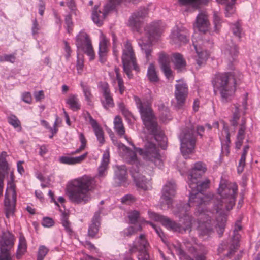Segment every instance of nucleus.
<instances>
[{"label": "nucleus", "instance_id": "1", "mask_svg": "<svg viewBox=\"0 0 260 260\" xmlns=\"http://www.w3.org/2000/svg\"><path fill=\"white\" fill-rule=\"evenodd\" d=\"M206 171V168L202 162H198L194 164L188 176V185L190 189L189 203L180 202L172 208V212L176 217L179 218L180 222H182V219L187 221L189 217L191 224L192 218L189 215L188 210L191 205L196 206V214L199 216L198 230L199 234L203 236L209 235L212 232L211 215L215 213L214 226L219 236L221 237L226 221V212L235 205L238 187L235 183L221 179L218 189V194L213 196L208 203L209 206L212 205L213 212L207 210L204 208L206 197L202 191L208 187L210 181L207 179L204 181L200 180Z\"/></svg>", "mask_w": 260, "mask_h": 260}, {"label": "nucleus", "instance_id": "2", "mask_svg": "<svg viewBox=\"0 0 260 260\" xmlns=\"http://www.w3.org/2000/svg\"><path fill=\"white\" fill-rule=\"evenodd\" d=\"M129 143L133 147L135 152L122 143H119L117 147L120 150L123 151L129 158L128 162L132 165L130 172L137 189L143 191L150 190L152 188L151 178L146 176V173L143 170V166L138 160L136 152L146 161L153 162L156 166H160L161 161L158 150L154 143L149 141L145 143L144 149L136 147L133 143Z\"/></svg>", "mask_w": 260, "mask_h": 260}, {"label": "nucleus", "instance_id": "3", "mask_svg": "<svg viewBox=\"0 0 260 260\" xmlns=\"http://www.w3.org/2000/svg\"><path fill=\"white\" fill-rule=\"evenodd\" d=\"M95 185L94 179L88 175L75 179L67 185L66 193L71 202L77 204H85L92 198L91 192Z\"/></svg>", "mask_w": 260, "mask_h": 260}, {"label": "nucleus", "instance_id": "4", "mask_svg": "<svg viewBox=\"0 0 260 260\" xmlns=\"http://www.w3.org/2000/svg\"><path fill=\"white\" fill-rule=\"evenodd\" d=\"M136 103L145 127L154 137L155 140L159 143L160 146L163 149H165L167 146L166 138L163 131L158 125L151 109L148 105L142 103L140 99L136 101Z\"/></svg>", "mask_w": 260, "mask_h": 260}, {"label": "nucleus", "instance_id": "5", "mask_svg": "<svg viewBox=\"0 0 260 260\" xmlns=\"http://www.w3.org/2000/svg\"><path fill=\"white\" fill-rule=\"evenodd\" d=\"M214 90L219 91L221 100L226 103L231 100L235 91L236 79L231 72L218 73L213 79Z\"/></svg>", "mask_w": 260, "mask_h": 260}, {"label": "nucleus", "instance_id": "6", "mask_svg": "<svg viewBox=\"0 0 260 260\" xmlns=\"http://www.w3.org/2000/svg\"><path fill=\"white\" fill-rule=\"evenodd\" d=\"M145 30L148 35V41L144 42L143 40H140L138 44L144 51L147 60L149 61L151 59L152 51L150 43L159 39L162 32V27L159 22H154L148 25Z\"/></svg>", "mask_w": 260, "mask_h": 260}, {"label": "nucleus", "instance_id": "7", "mask_svg": "<svg viewBox=\"0 0 260 260\" xmlns=\"http://www.w3.org/2000/svg\"><path fill=\"white\" fill-rule=\"evenodd\" d=\"M194 128V126L189 122L179 135L180 150L184 156L191 153L194 149L196 143Z\"/></svg>", "mask_w": 260, "mask_h": 260}, {"label": "nucleus", "instance_id": "8", "mask_svg": "<svg viewBox=\"0 0 260 260\" xmlns=\"http://www.w3.org/2000/svg\"><path fill=\"white\" fill-rule=\"evenodd\" d=\"M242 229L240 222L236 223L234 229L229 234V238L228 240L222 241L219 245L217 249L218 254L222 253L224 251H227L225 255L228 257H231L236 251L239 246V243L240 238L239 231Z\"/></svg>", "mask_w": 260, "mask_h": 260}, {"label": "nucleus", "instance_id": "9", "mask_svg": "<svg viewBox=\"0 0 260 260\" xmlns=\"http://www.w3.org/2000/svg\"><path fill=\"white\" fill-rule=\"evenodd\" d=\"M121 59L124 72L129 78H132L133 75L131 74V70L133 69L138 71L139 67L136 63L134 50L129 41H126L124 43Z\"/></svg>", "mask_w": 260, "mask_h": 260}, {"label": "nucleus", "instance_id": "10", "mask_svg": "<svg viewBox=\"0 0 260 260\" xmlns=\"http://www.w3.org/2000/svg\"><path fill=\"white\" fill-rule=\"evenodd\" d=\"M148 214L151 219L155 221H159L168 229L173 232L182 233L186 230H189L191 226L190 218L189 217H188L187 221L182 222L183 225H181L180 223L176 222L167 216L150 211L148 212Z\"/></svg>", "mask_w": 260, "mask_h": 260}, {"label": "nucleus", "instance_id": "11", "mask_svg": "<svg viewBox=\"0 0 260 260\" xmlns=\"http://www.w3.org/2000/svg\"><path fill=\"white\" fill-rule=\"evenodd\" d=\"M176 184L174 180L168 181L163 186L159 200V206L162 210H168L172 206L173 198L176 194Z\"/></svg>", "mask_w": 260, "mask_h": 260}, {"label": "nucleus", "instance_id": "12", "mask_svg": "<svg viewBox=\"0 0 260 260\" xmlns=\"http://www.w3.org/2000/svg\"><path fill=\"white\" fill-rule=\"evenodd\" d=\"M129 246L131 253L139 251L138 260H149V255L147 252L149 244L144 234H141Z\"/></svg>", "mask_w": 260, "mask_h": 260}, {"label": "nucleus", "instance_id": "13", "mask_svg": "<svg viewBox=\"0 0 260 260\" xmlns=\"http://www.w3.org/2000/svg\"><path fill=\"white\" fill-rule=\"evenodd\" d=\"M122 0H110V2L104 7V11H101L98 9V6H95L92 13V20L98 26H101L108 12L113 10L116 5H118Z\"/></svg>", "mask_w": 260, "mask_h": 260}, {"label": "nucleus", "instance_id": "14", "mask_svg": "<svg viewBox=\"0 0 260 260\" xmlns=\"http://www.w3.org/2000/svg\"><path fill=\"white\" fill-rule=\"evenodd\" d=\"M16 201V193L15 185L13 182H9L6 189L5 199L6 216L9 218L14 213Z\"/></svg>", "mask_w": 260, "mask_h": 260}, {"label": "nucleus", "instance_id": "15", "mask_svg": "<svg viewBox=\"0 0 260 260\" xmlns=\"http://www.w3.org/2000/svg\"><path fill=\"white\" fill-rule=\"evenodd\" d=\"M147 14L148 9L145 7H141L132 14L128 20V25L133 31L141 32L144 19Z\"/></svg>", "mask_w": 260, "mask_h": 260}, {"label": "nucleus", "instance_id": "16", "mask_svg": "<svg viewBox=\"0 0 260 260\" xmlns=\"http://www.w3.org/2000/svg\"><path fill=\"white\" fill-rule=\"evenodd\" d=\"M76 45L78 49L83 51L88 55L90 59L94 57L93 49L90 40L86 33L80 32L76 37Z\"/></svg>", "mask_w": 260, "mask_h": 260}, {"label": "nucleus", "instance_id": "17", "mask_svg": "<svg viewBox=\"0 0 260 260\" xmlns=\"http://www.w3.org/2000/svg\"><path fill=\"white\" fill-rule=\"evenodd\" d=\"M189 34L188 30L184 27H175L171 31L170 35V43L179 46L189 41Z\"/></svg>", "mask_w": 260, "mask_h": 260}, {"label": "nucleus", "instance_id": "18", "mask_svg": "<svg viewBox=\"0 0 260 260\" xmlns=\"http://www.w3.org/2000/svg\"><path fill=\"white\" fill-rule=\"evenodd\" d=\"M175 85V96L178 107H180L185 103L188 93L187 84L182 80L177 81Z\"/></svg>", "mask_w": 260, "mask_h": 260}, {"label": "nucleus", "instance_id": "19", "mask_svg": "<svg viewBox=\"0 0 260 260\" xmlns=\"http://www.w3.org/2000/svg\"><path fill=\"white\" fill-rule=\"evenodd\" d=\"M184 243L189 252L195 254V256L193 258H192L187 255L182 249L179 248L177 250L180 255L184 257L186 260H206V252L203 251L202 253H200L198 251L197 247L191 244L187 240L185 241Z\"/></svg>", "mask_w": 260, "mask_h": 260}, {"label": "nucleus", "instance_id": "20", "mask_svg": "<svg viewBox=\"0 0 260 260\" xmlns=\"http://www.w3.org/2000/svg\"><path fill=\"white\" fill-rule=\"evenodd\" d=\"M222 51L228 60L229 62V66L230 67L231 64L236 60L239 54L238 48L232 40H227L223 46Z\"/></svg>", "mask_w": 260, "mask_h": 260}, {"label": "nucleus", "instance_id": "21", "mask_svg": "<svg viewBox=\"0 0 260 260\" xmlns=\"http://www.w3.org/2000/svg\"><path fill=\"white\" fill-rule=\"evenodd\" d=\"M210 23L206 12L201 11L196 17L194 27L198 31L205 34L209 31Z\"/></svg>", "mask_w": 260, "mask_h": 260}, {"label": "nucleus", "instance_id": "22", "mask_svg": "<svg viewBox=\"0 0 260 260\" xmlns=\"http://www.w3.org/2000/svg\"><path fill=\"white\" fill-rule=\"evenodd\" d=\"M127 178V173L126 167L124 165L117 166L115 170L113 178L115 185L119 186L124 185L126 183Z\"/></svg>", "mask_w": 260, "mask_h": 260}, {"label": "nucleus", "instance_id": "23", "mask_svg": "<svg viewBox=\"0 0 260 260\" xmlns=\"http://www.w3.org/2000/svg\"><path fill=\"white\" fill-rule=\"evenodd\" d=\"M102 90L104 97V100L101 101L103 106L107 110L113 107L114 103L108 84H104L102 87Z\"/></svg>", "mask_w": 260, "mask_h": 260}, {"label": "nucleus", "instance_id": "24", "mask_svg": "<svg viewBox=\"0 0 260 260\" xmlns=\"http://www.w3.org/2000/svg\"><path fill=\"white\" fill-rule=\"evenodd\" d=\"M14 236L12 234L9 232H4L0 241L1 250L4 248L5 251L9 252L14 245Z\"/></svg>", "mask_w": 260, "mask_h": 260}, {"label": "nucleus", "instance_id": "25", "mask_svg": "<svg viewBox=\"0 0 260 260\" xmlns=\"http://www.w3.org/2000/svg\"><path fill=\"white\" fill-rule=\"evenodd\" d=\"M193 47L196 51L198 56L197 59V63L199 66H201L204 64L208 57V53L206 51L205 46L201 47L200 43L194 44L193 43Z\"/></svg>", "mask_w": 260, "mask_h": 260}, {"label": "nucleus", "instance_id": "26", "mask_svg": "<svg viewBox=\"0 0 260 260\" xmlns=\"http://www.w3.org/2000/svg\"><path fill=\"white\" fill-rule=\"evenodd\" d=\"M100 211L95 213L89 226L88 235L91 237H94L98 233L100 225Z\"/></svg>", "mask_w": 260, "mask_h": 260}, {"label": "nucleus", "instance_id": "27", "mask_svg": "<svg viewBox=\"0 0 260 260\" xmlns=\"http://www.w3.org/2000/svg\"><path fill=\"white\" fill-rule=\"evenodd\" d=\"M88 117L89 120V123L93 128L98 140L101 145H103L104 143L105 140L104 132L102 129L100 127L96 121L89 114H88Z\"/></svg>", "mask_w": 260, "mask_h": 260}, {"label": "nucleus", "instance_id": "28", "mask_svg": "<svg viewBox=\"0 0 260 260\" xmlns=\"http://www.w3.org/2000/svg\"><path fill=\"white\" fill-rule=\"evenodd\" d=\"M87 152L77 157L61 156L59 158L61 163L67 165H75L82 162L87 157Z\"/></svg>", "mask_w": 260, "mask_h": 260}, {"label": "nucleus", "instance_id": "29", "mask_svg": "<svg viewBox=\"0 0 260 260\" xmlns=\"http://www.w3.org/2000/svg\"><path fill=\"white\" fill-rule=\"evenodd\" d=\"M245 124L246 120L244 118H243L237 135V141L235 143L236 148L238 149L241 147L245 138V132L246 129Z\"/></svg>", "mask_w": 260, "mask_h": 260}, {"label": "nucleus", "instance_id": "30", "mask_svg": "<svg viewBox=\"0 0 260 260\" xmlns=\"http://www.w3.org/2000/svg\"><path fill=\"white\" fill-rule=\"evenodd\" d=\"M220 4L225 5V11L226 17L232 16L235 12V4L236 0H216Z\"/></svg>", "mask_w": 260, "mask_h": 260}, {"label": "nucleus", "instance_id": "31", "mask_svg": "<svg viewBox=\"0 0 260 260\" xmlns=\"http://www.w3.org/2000/svg\"><path fill=\"white\" fill-rule=\"evenodd\" d=\"M181 5L191 7V9L195 10L201 5H206L209 0H178Z\"/></svg>", "mask_w": 260, "mask_h": 260}, {"label": "nucleus", "instance_id": "32", "mask_svg": "<svg viewBox=\"0 0 260 260\" xmlns=\"http://www.w3.org/2000/svg\"><path fill=\"white\" fill-rule=\"evenodd\" d=\"M173 61L174 63L175 68L178 72H181L185 69L186 62L182 55L179 53H175L173 55Z\"/></svg>", "mask_w": 260, "mask_h": 260}, {"label": "nucleus", "instance_id": "33", "mask_svg": "<svg viewBox=\"0 0 260 260\" xmlns=\"http://www.w3.org/2000/svg\"><path fill=\"white\" fill-rule=\"evenodd\" d=\"M109 162V150L107 149L104 152L101 165L98 168L99 175L102 176L107 170L108 165Z\"/></svg>", "mask_w": 260, "mask_h": 260}, {"label": "nucleus", "instance_id": "34", "mask_svg": "<svg viewBox=\"0 0 260 260\" xmlns=\"http://www.w3.org/2000/svg\"><path fill=\"white\" fill-rule=\"evenodd\" d=\"M66 103L73 111H78L80 109L79 100L76 95H70L67 99Z\"/></svg>", "mask_w": 260, "mask_h": 260}, {"label": "nucleus", "instance_id": "35", "mask_svg": "<svg viewBox=\"0 0 260 260\" xmlns=\"http://www.w3.org/2000/svg\"><path fill=\"white\" fill-rule=\"evenodd\" d=\"M147 77L151 82L156 83L158 81L159 78L157 75L155 68L153 64H150L147 70Z\"/></svg>", "mask_w": 260, "mask_h": 260}, {"label": "nucleus", "instance_id": "36", "mask_svg": "<svg viewBox=\"0 0 260 260\" xmlns=\"http://www.w3.org/2000/svg\"><path fill=\"white\" fill-rule=\"evenodd\" d=\"M114 129L120 136H122L125 133L124 128L121 119L118 116H116L114 120Z\"/></svg>", "mask_w": 260, "mask_h": 260}, {"label": "nucleus", "instance_id": "37", "mask_svg": "<svg viewBox=\"0 0 260 260\" xmlns=\"http://www.w3.org/2000/svg\"><path fill=\"white\" fill-rule=\"evenodd\" d=\"M19 244L18 246L17 255H22L24 253L26 250L27 245L25 237L23 235H21L19 237Z\"/></svg>", "mask_w": 260, "mask_h": 260}, {"label": "nucleus", "instance_id": "38", "mask_svg": "<svg viewBox=\"0 0 260 260\" xmlns=\"http://www.w3.org/2000/svg\"><path fill=\"white\" fill-rule=\"evenodd\" d=\"M115 72L116 73V79L113 80V83H115V81H117L119 91L122 94L125 90L123 81L119 73L118 69L115 68Z\"/></svg>", "mask_w": 260, "mask_h": 260}, {"label": "nucleus", "instance_id": "39", "mask_svg": "<svg viewBox=\"0 0 260 260\" xmlns=\"http://www.w3.org/2000/svg\"><path fill=\"white\" fill-rule=\"evenodd\" d=\"M61 223L67 232L69 234H71L73 231L70 227V223L68 220V215L66 213L62 214Z\"/></svg>", "mask_w": 260, "mask_h": 260}, {"label": "nucleus", "instance_id": "40", "mask_svg": "<svg viewBox=\"0 0 260 260\" xmlns=\"http://www.w3.org/2000/svg\"><path fill=\"white\" fill-rule=\"evenodd\" d=\"M142 227L140 225L130 226L123 232L124 236H131L135 234L137 232L141 231Z\"/></svg>", "mask_w": 260, "mask_h": 260}, {"label": "nucleus", "instance_id": "41", "mask_svg": "<svg viewBox=\"0 0 260 260\" xmlns=\"http://www.w3.org/2000/svg\"><path fill=\"white\" fill-rule=\"evenodd\" d=\"M159 62L161 68L164 67L165 66H169L170 58L169 56L165 53H160L159 54Z\"/></svg>", "mask_w": 260, "mask_h": 260}, {"label": "nucleus", "instance_id": "42", "mask_svg": "<svg viewBox=\"0 0 260 260\" xmlns=\"http://www.w3.org/2000/svg\"><path fill=\"white\" fill-rule=\"evenodd\" d=\"M213 22L214 24V29L216 31H219L222 21L219 14L217 12H214L213 14Z\"/></svg>", "mask_w": 260, "mask_h": 260}, {"label": "nucleus", "instance_id": "43", "mask_svg": "<svg viewBox=\"0 0 260 260\" xmlns=\"http://www.w3.org/2000/svg\"><path fill=\"white\" fill-rule=\"evenodd\" d=\"M233 35L239 38H241V28L239 22L233 23L231 26Z\"/></svg>", "mask_w": 260, "mask_h": 260}, {"label": "nucleus", "instance_id": "44", "mask_svg": "<svg viewBox=\"0 0 260 260\" xmlns=\"http://www.w3.org/2000/svg\"><path fill=\"white\" fill-rule=\"evenodd\" d=\"M49 249L44 245L40 246L38 249L37 260H43Z\"/></svg>", "mask_w": 260, "mask_h": 260}, {"label": "nucleus", "instance_id": "45", "mask_svg": "<svg viewBox=\"0 0 260 260\" xmlns=\"http://www.w3.org/2000/svg\"><path fill=\"white\" fill-rule=\"evenodd\" d=\"M107 41L104 37H103L99 43V53L107 54Z\"/></svg>", "mask_w": 260, "mask_h": 260}, {"label": "nucleus", "instance_id": "46", "mask_svg": "<svg viewBox=\"0 0 260 260\" xmlns=\"http://www.w3.org/2000/svg\"><path fill=\"white\" fill-rule=\"evenodd\" d=\"M9 123L12 125L14 128L20 126V122L14 115H11L8 117Z\"/></svg>", "mask_w": 260, "mask_h": 260}, {"label": "nucleus", "instance_id": "47", "mask_svg": "<svg viewBox=\"0 0 260 260\" xmlns=\"http://www.w3.org/2000/svg\"><path fill=\"white\" fill-rule=\"evenodd\" d=\"M139 217V213L138 211L134 210L129 212L128 218L131 223L135 224L138 221Z\"/></svg>", "mask_w": 260, "mask_h": 260}, {"label": "nucleus", "instance_id": "48", "mask_svg": "<svg viewBox=\"0 0 260 260\" xmlns=\"http://www.w3.org/2000/svg\"><path fill=\"white\" fill-rule=\"evenodd\" d=\"M239 110L237 106L235 107V111L233 114V119L231 120V124L233 126H236L238 125V121L239 119Z\"/></svg>", "mask_w": 260, "mask_h": 260}, {"label": "nucleus", "instance_id": "49", "mask_svg": "<svg viewBox=\"0 0 260 260\" xmlns=\"http://www.w3.org/2000/svg\"><path fill=\"white\" fill-rule=\"evenodd\" d=\"M246 156L244 155H241V158L239 161V165L237 168V171L239 173H241L243 170L245 165Z\"/></svg>", "mask_w": 260, "mask_h": 260}, {"label": "nucleus", "instance_id": "50", "mask_svg": "<svg viewBox=\"0 0 260 260\" xmlns=\"http://www.w3.org/2000/svg\"><path fill=\"white\" fill-rule=\"evenodd\" d=\"M42 224L44 227L49 228L53 225L54 221L52 218L49 217H44Z\"/></svg>", "mask_w": 260, "mask_h": 260}, {"label": "nucleus", "instance_id": "51", "mask_svg": "<svg viewBox=\"0 0 260 260\" xmlns=\"http://www.w3.org/2000/svg\"><path fill=\"white\" fill-rule=\"evenodd\" d=\"M81 86L82 87L83 91L86 100L88 102H89L91 96L89 88L86 86L82 84H81Z\"/></svg>", "mask_w": 260, "mask_h": 260}, {"label": "nucleus", "instance_id": "52", "mask_svg": "<svg viewBox=\"0 0 260 260\" xmlns=\"http://www.w3.org/2000/svg\"><path fill=\"white\" fill-rule=\"evenodd\" d=\"M0 260H11L9 252L5 251L4 248L2 250H1Z\"/></svg>", "mask_w": 260, "mask_h": 260}, {"label": "nucleus", "instance_id": "53", "mask_svg": "<svg viewBox=\"0 0 260 260\" xmlns=\"http://www.w3.org/2000/svg\"><path fill=\"white\" fill-rule=\"evenodd\" d=\"M162 71L165 74L167 78L169 79L172 76V70L170 69V66H165L164 67L161 68Z\"/></svg>", "mask_w": 260, "mask_h": 260}, {"label": "nucleus", "instance_id": "54", "mask_svg": "<svg viewBox=\"0 0 260 260\" xmlns=\"http://www.w3.org/2000/svg\"><path fill=\"white\" fill-rule=\"evenodd\" d=\"M22 100L26 103H30L32 101L31 95L30 92H27L23 93L22 95Z\"/></svg>", "mask_w": 260, "mask_h": 260}, {"label": "nucleus", "instance_id": "55", "mask_svg": "<svg viewBox=\"0 0 260 260\" xmlns=\"http://www.w3.org/2000/svg\"><path fill=\"white\" fill-rule=\"evenodd\" d=\"M32 33L33 35L37 34L38 33V31L40 30V26L37 22V20L35 19L33 20L32 26L31 28Z\"/></svg>", "mask_w": 260, "mask_h": 260}, {"label": "nucleus", "instance_id": "56", "mask_svg": "<svg viewBox=\"0 0 260 260\" xmlns=\"http://www.w3.org/2000/svg\"><path fill=\"white\" fill-rule=\"evenodd\" d=\"M65 22H66V24L67 25V27H68L67 30H68V32L69 33H70V31L72 30L70 27L72 26V24H73V23H72V19H71V15H67L66 16Z\"/></svg>", "mask_w": 260, "mask_h": 260}, {"label": "nucleus", "instance_id": "57", "mask_svg": "<svg viewBox=\"0 0 260 260\" xmlns=\"http://www.w3.org/2000/svg\"><path fill=\"white\" fill-rule=\"evenodd\" d=\"M8 168V164L6 160V158H3L0 157V172H1V170L3 171H5Z\"/></svg>", "mask_w": 260, "mask_h": 260}, {"label": "nucleus", "instance_id": "58", "mask_svg": "<svg viewBox=\"0 0 260 260\" xmlns=\"http://www.w3.org/2000/svg\"><path fill=\"white\" fill-rule=\"evenodd\" d=\"M134 200V198L132 195L126 194L121 198V201L123 203L128 204L129 202L133 201Z\"/></svg>", "mask_w": 260, "mask_h": 260}, {"label": "nucleus", "instance_id": "59", "mask_svg": "<svg viewBox=\"0 0 260 260\" xmlns=\"http://www.w3.org/2000/svg\"><path fill=\"white\" fill-rule=\"evenodd\" d=\"M63 42L64 44V50L66 53L65 57L67 59H68L70 58L71 55V48L67 41H64Z\"/></svg>", "mask_w": 260, "mask_h": 260}, {"label": "nucleus", "instance_id": "60", "mask_svg": "<svg viewBox=\"0 0 260 260\" xmlns=\"http://www.w3.org/2000/svg\"><path fill=\"white\" fill-rule=\"evenodd\" d=\"M34 95L37 101H39L44 98V92L42 90L35 92Z\"/></svg>", "mask_w": 260, "mask_h": 260}, {"label": "nucleus", "instance_id": "61", "mask_svg": "<svg viewBox=\"0 0 260 260\" xmlns=\"http://www.w3.org/2000/svg\"><path fill=\"white\" fill-rule=\"evenodd\" d=\"M5 61L10 62L13 63L15 60V57L12 54H5Z\"/></svg>", "mask_w": 260, "mask_h": 260}, {"label": "nucleus", "instance_id": "62", "mask_svg": "<svg viewBox=\"0 0 260 260\" xmlns=\"http://www.w3.org/2000/svg\"><path fill=\"white\" fill-rule=\"evenodd\" d=\"M153 228L155 229V232L157 233V234L158 235V236L161 238L162 240L164 241L163 237L164 236V233L162 231V230L158 227H157L155 225H152Z\"/></svg>", "mask_w": 260, "mask_h": 260}, {"label": "nucleus", "instance_id": "63", "mask_svg": "<svg viewBox=\"0 0 260 260\" xmlns=\"http://www.w3.org/2000/svg\"><path fill=\"white\" fill-rule=\"evenodd\" d=\"M80 141L81 143V146H83L84 148H85L86 145V140L83 133H80L79 135Z\"/></svg>", "mask_w": 260, "mask_h": 260}, {"label": "nucleus", "instance_id": "64", "mask_svg": "<svg viewBox=\"0 0 260 260\" xmlns=\"http://www.w3.org/2000/svg\"><path fill=\"white\" fill-rule=\"evenodd\" d=\"M23 162V161H19L17 163V170L18 172L21 174H22L24 172V170L22 165Z\"/></svg>", "mask_w": 260, "mask_h": 260}]
</instances>
